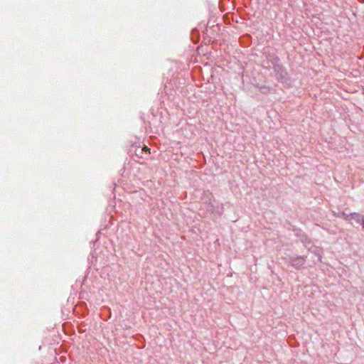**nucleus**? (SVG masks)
<instances>
[{
	"mask_svg": "<svg viewBox=\"0 0 364 364\" xmlns=\"http://www.w3.org/2000/svg\"><path fill=\"white\" fill-rule=\"evenodd\" d=\"M205 202L208 201L207 205V210L211 213H215L219 215H222L223 213V204L218 203L213 198V195L209 191L205 192Z\"/></svg>",
	"mask_w": 364,
	"mask_h": 364,
	"instance_id": "obj_1",
	"label": "nucleus"
},
{
	"mask_svg": "<svg viewBox=\"0 0 364 364\" xmlns=\"http://www.w3.org/2000/svg\"><path fill=\"white\" fill-rule=\"evenodd\" d=\"M287 262L296 269H299L304 264L305 259L301 256H294L290 257Z\"/></svg>",
	"mask_w": 364,
	"mask_h": 364,
	"instance_id": "obj_2",
	"label": "nucleus"
},
{
	"mask_svg": "<svg viewBox=\"0 0 364 364\" xmlns=\"http://www.w3.org/2000/svg\"><path fill=\"white\" fill-rule=\"evenodd\" d=\"M350 220H354L358 223H360L364 230V217L363 215L357 213H350Z\"/></svg>",
	"mask_w": 364,
	"mask_h": 364,
	"instance_id": "obj_3",
	"label": "nucleus"
},
{
	"mask_svg": "<svg viewBox=\"0 0 364 364\" xmlns=\"http://www.w3.org/2000/svg\"><path fill=\"white\" fill-rule=\"evenodd\" d=\"M314 252L318 256V260H321V250L318 247H314Z\"/></svg>",
	"mask_w": 364,
	"mask_h": 364,
	"instance_id": "obj_4",
	"label": "nucleus"
},
{
	"mask_svg": "<svg viewBox=\"0 0 364 364\" xmlns=\"http://www.w3.org/2000/svg\"><path fill=\"white\" fill-rule=\"evenodd\" d=\"M346 220H350V214L346 215V213L343 214Z\"/></svg>",
	"mask_w": 364,
	"mask_h": 364,
	"instance_id": "obj_5",
	"label": "nucleus"
},
{
	"mask_svg": "<svg viewBox=\"0 0 364 364\" xmlns=\"http://www.w3.org/2000/svg\"><path fill=\"white\" fill-rule=\"evenodd\" d=\"M143 150H144V151H148V150H149V149H148L146 146H145V147L143 149Z\"/></svg>",
	"mask_w": 364,
	"mask_h": 364,
	"instance_id": "obj_6",
	"label": "nucleus"
}]
</instances>
